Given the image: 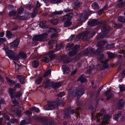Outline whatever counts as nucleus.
I'll list each match as a JSON object with an SVG mask.
<instances>
[{
	"mask_svg": "<svg viewBox=\"0 0 125 125\" xmlns=\"http://www.w3.org/2000/svg\"><path fill=\"white\" fill-rule=\"evenodd\" d=\"M58 36L57 34L56 33H53L51 34L50 36L52 38H54L57 37Z\"/></svg>",
	"mask_w": 125,
	"mask_h": 125,
	"instance_id": "nucleus-62",
	"label": "nucleus"
},
{
	"mask_svg": "<svg viewBox=\"0 0 125 125\" xmlns=\"http://www.w3.org/2000/svg\"><path fill=\"white\" fill-rule=\"evenodd\" d=\"M58 20L57 19H53L50 20V23L53 25H56L58 23Z\"/></svg>",
	"mask_w": 125,
	"mask_h": 125,
	"instance_id": "nucleus-35",
	"label": "nucleus"
},
{
	"mask_svg": "<svg viewBox=\"0 0 125 125\" xmlns=\"http://www.w3.org/2000/svg\"><path fill=\"white\" fill-rule=\"evenodd\" d=\"M16 113L18 116H20L21 114V110L19 109V108L17 109Z\"/></svg>",
	"mask_w": 125,
	"mask_h": 125,
	"instance_id": "nucleus-59",
	"label": "nucleus"
},
{
	"mask_svg": "<svg viewBox=\"0 0 125 125\" xmlns=\"http://www.w3.org/2000/svg\"><path fill=\"white\" fill-rule=\"evenodd\" d=\"M19 57V58H21L23 59H25L26 57V54L23 52H19L18 54Z\"/></svg>",
	"mask_w": 125,
	"mask_h": 125,
	"instance_id": "nucleus-26",
	"label": "nucleus"
},
{
	"mask_svg": "<svg viewBox=\"0 0 125 125\" xmlns=\"http://www.w3.org/2000/svg\"><path fill=\"white\" fill-rule=\"evenodd\" d=\"M94 65H91L89 67L87 68V72L90 74L91 73L92 70L94 68Z\"/></svg>",
	"mask_w": 125,
	"mask_h": 125,
	"instance_id": "nucleus-36",
	"label": "nucleus"
},
{
	"mask_svg": "<svg viewBox=\"0 0 125 125\" xmlns=\"http://www.w3.org/2000/svg\"><path fill=\"white\" fill-rule=\"evenodd\" d=\"M6 36L9 39H10L14 37V35L9 31H7Z\"/></svg>",
	"mask_w": 125,
	"mask_h": 125,
	"instance_id": "nucleus-24",
	"label": "nucleus"
},
{
	"mask_svg": "<svg viewBox=\"0 0 125 125\" xmlns=\"http://www.w3.org/2000/svg\"><path fill=\"white\" fill-rule=\"evenodd\" d=\"M82 4V2L80 0H75L74 1L73 4L75 6L78 7L80 6Z\"/></svg>",
	"mask_w": 125,
	"mask_h": 125,
	"instance_id": "nucleus-20",
	"label": "nucleus"
},
{
	"mask_svg": "<svg viewBox=\"0 0 125 125\" xmlns=\"http://www.w3.org/2000/svg\"><path fill=\"white\" fill-rule=\"evenodd\" d=\"M43 61L44 62L48 63L49 61V60L47 57H45L44 58Z\"/></svg>",
	"mask_w": 125,
	"mask_h": 125,
	"instance_id": "nucleus-60",
	"label": "nucleus"
},
{
	"mask_svg": "<svg viewBox=\"0 0 125 125\" xmlns=\"http://www.w3.org/2000/svg\"><path fill=\"white\" fill-rule=\"evenodd\" d=\"M21 85L19 83H17L15 85V89L16 90L17 88H19L21 87Z\"/></svg>",
	"mask_w": 125,
	"mask_h": 125,
	"instance_id": "nucleus-61",
	"label": "nucleus"
},
{
	"mask_svg": "<svg viewBox=\"0 0 125 125\" xmlns=\"http://www.w3.org/2000/svg\"><path fill=\"white\" fill-rule=\"evenodd\" d=\"M118 19L121 22L125 21V17L124 16H119L118 17Z\"/></svg>",
	"mask_w": 125,
	"mask_h": 125,
	"instance_id": "nucleus-49",
	"label": "nucleus"
},
{
	"mask_svg": "<svg viewBox=\"0 0 125 125\" xmlns=\"http://www.w3.org/2000/svg\"><path fill=\"white\" fill-rule=\"evenodd\" d=\"M59 105V104L57 101L51 102L45 105L44 109L46 110H50L54 109Z\"/></svg>",
	"mask_w": 125,
	"mask_h": 125,
	"instance_id": "nucleus-3",
	"label": "nucleus"
},
{
	"mask_svg": "<svg viewBox=\"0 0 125 125\" xmlns=\"http://www.w3.org/2000/svg\"><path fill=\"white\" fill-rule=\"evenodd\" d=\"M105 111L104 109H102L101 110L100 113H98L96 115V121L99 122L100 119L101 117L104 114H105Z\"/></svg>",
	"mask_w": 125,
	"mask_h": 125,
	"instance_id": "nucleus-12",
	"label": "nucleus"
},
{
	"mask_svg": "<svg viewBox=\"0 0 125 125\" xmlns=\"http://www.w3.org/2000/svg\"><path fill=\"white\" fill-rule=\"evenodd\" d=\"M42 77H40L36 79L35 81L36 83L37 84H40L42 80Z\"/></svg>",
	"mask_w": 125,
	"mask_h": 125,
	"instance_id": "nucleus-41",
	"label": "nucleus"
},
{
	"mask_svg": "<svg viewBox=\"0 0 125 125\" xmlns=\"http://www.w3.org/2000/svg\"><path fill=\"white\" fill-rule=\"evenodd\" d=\"M125 101L123 99H120L118 102V107L119 109H121L124 105Z\"/></svg>",
	"mask_w": 125,
	"mask_h": 125,
	"instance_id": "nucleus-15",
	"label": "nucleus"
},
{
	"mask_svg": "<svg viewBox=\"0 0 125 125\" xmlns=\"http://www.w3.org/2000/svg\"><path fill=\"white\" fill-rule=\"evenodd\" d=\"M40 41L45 42L49 40L48 34L47 33H42L40 35Z\"/></svg>",
	"mask_w": 125,
	"mask_h": 125,
	"instance_id": "nucleus-8",
	"label": "nucleus"
},
{
	"mask_svg": "<svg viewBox=\"0 0 125 125\" xmlns=\"http://www.w3.org/2000/svg\"><path fill=\"white\" fill-rule=\"evenodd\" d=\"M86 79L85 78V75H83L79 78L78 80L80 81L81 83H83L86 81Z\"/></svg>",
	"mask_w": 125,
	"mask_h": 125,
	"instance_id": "nucleus-22",
	"label": "nucleus"
},
{
	"mask_svg": "<svg viewBox=\"0 0 125 125\" xmlns=\"http://www.w3.org/2000/svg\"><path fill=\"white\" fill-rule=\"evenodd\" d=\"M7 82L10 83L12 85H14L16 82L15 81H14L13 80H11L9 78L6 77V78Z\"/></svg>",
	"mask_w": 125,
	"mask_h": 125,
	"instance_id": "nucleus-42",
	"label": "nucleus"
},
{
	"mask_svg": "<svg viewBox=\"0 0 125 125\" xmlns=\"http://www.w3.org/2000/svg\"><path fill=\"white\" fill-rule=\"evenodd\" d=\"M15 67L16 70H18L21 68V66L18 64L15 63Z\"/></svg>",
	"mask_w": 125,
	"mask_h": 125,
	"instance_id": "nucleus-58",
	"label": "nucleus"
},
{
	"mask_svg": "<svg viewBox=\"0 0 125 125\" xmlns=\"http://www.w3.org/2000/svg\"><path fill=\"white\" fill-rule=\"evenodd\" d=\"M24 10V8L22 7L19 8L17 10V14H21Z\"/></svg>",
	"mask_w": 125,
	"mask_h": 125,
	"instance_id": "nucleus-46",
	"label": "nucleus"
},
{
	"mask_svg": "<svg viewBox=\"0 0 125 125\" xmlns=\"http://www.w3.org/2000/svg\"><path fill=\"white\" fill-rule=\"evenodd\" d=\"M9 15L10 17L13 16L15 18H16L17 14L16 11L12 10L10 12Z\"/></svg>",
	"mask_w": 125,
	"mask_h": 125,
	"instance_id": "nucleus-25",
	"label": "nucleus"
},
{
	"mask_svg": "<svg viewBox=\"0 0 125 125\" xmlns=\"http://www.w3.org/2000/svg\"><path fill=\"white\" fill-rule=\"evenodd\" d=\"M114 47V44H112L111 45L107 44L105 47V48L107 49H110Z\"/></svg>",
	"mask_w": 125,
	"mask_h": 125,
	"instance_id": "nucleus-52",
	"label": "nucleus"
},
{
	"mask_svg": "<svg viewBox=\"0 0 125 125\" xmlns=\"http://www.w3.org/2000/svg\"><path fill=\"white\" fill-rule=\"evenodd\" d=\"M53 88L54 89H55L59 86H61V83L59 82L52 83V85Z\"/></svg>",
	"mask_w": 125,
	"mask_h": 125,
	"instance_id": "nucleus-32",
	"label": "nucleus"
},
{
	"mask_svg": "<svg viewBox=\"0 0 125 125\" xmlns=\"http://www.w3.org/2000/svg\"><path fill=\"white\" fill-rule=\"evenodd\" d=\"M107 54L108 57L111 58H115L116 56V55L112 53L109 52H107Z\"/></svg>",
	"mask_w": 125,
	"mask_h": 125,
	"instance_id": "nucleus-39",
	"label": "nucleus"
},
{
	"mask_svg": "<svg viewBox=\"0 0 125 125\" xmlns=\"http://www.w3.org/2000/svg\"><path fill=\"white\" fill-rule=\"evenodd\" d=\"M73 14L71 13L67 14L63 17V20L65 21H70V20Z\"/></svg>",
	"mask_w": 125,
	"mask_h": 125,
	"instance_id": "nucleus-11",
	"label": "nucleus"
},
{
	"mask_svg": "<svg viewBox=\"0 0 125 125\" xmlns=\"http://www.w3.org/2000/svg\"><path fill=\"white\" fill-rule=\"evenodd\" d=\"M46 22V21H41L39 23V25L41 28H44L45 27Z\"/></svg>",
	"mask_w": 125,
	"mask_h": 125,
	"instance_id": "nucleus-31",
	"label": "nucleus"
},
{
	"mask_svg": "<svg viewBox=\"0 0 125 125\" xmlns=\"http://www.w3.org/2000/svg\"><path fill=\"white\" fill-rule=\"evenodd\" d=\"M73 51L70 52L68 53L69 55V56H73L76 54L77 53V51L76 50H72Z\"/></svg>",
	"mask_w": 125,
	"mask_h": 125,
	"instance_id": "nucleus-43",
	"label": "nucleus"
},
{
	"mask_svg": "<svg viewBox=\"0 0 125 125\" xmlns=\"http://www.w3.org/2000/svg\"><path fill=\"white\" fill-rule=\"evenodd\" d=\"M33 40L35 41H40V35H35L33 38Z\"/></svg>",
	"mask_w": 125,
	"mask_h": 125,
	"instance_id": "nucleus-45",
	"label": "nucleus"
},
{
	"mask_svg": "<svg viewBox=\"0 0 125 125\" xmlns=\"http://www.w3.org/2000/svg\"><path fill=\"white\" fill-rule=\"evenodd\" d=\"M125 4L124 2H121L118 3L117 4V6L119 7H121L124 5Z\"/></svg>",
	"mask_w": 125,
	"mask_h": 125,
	"instance_id": "nucleus-56",
	"label": "nucleus"
},
{
	"mask_svg": "<svg viewBox=\"0 0 125 125\" xmlns=\"http://www.w3.org/2000/svg\"><path fill=\"white\" fill-rule=\"evenodd\" d=\"M122 115V113L121 112H119L116 115H114V118L115 120L117 121L118 118L119 117Z\"/></svg>",
	"mask_w": 125,
	"mask_h": 125,
	"instance_id": "nucleus-44",
	"label": "nucleus"
},
{
	"mask_svg": "<svg viewBox=\"0 0 125 125\" xmlns=\"http://www.w3.org/2000/svg\"><path fill=\"white\" fill-rule=\"evenodd\" d=\"M52 83L49 79H46L44 81L43 85L45 88L52 87Z\"/></svg>",
	"mask_w": 125,
	"mask_h": 125,
	"instance_id": "nucleus-7",
	"label": "nucleus"
},
{
	"mask_svg": "<svg viewBox=\"0 0 125 125\" xmlns=\"http://www.w3.org/2000/svg\"><path fill=\"white\" fill-rule=\"evenodd\" d=\"M17 77L19 80L20 82L21 83H24V82L25 80L24 78L22 76L19 74L17 75Z\"/></svg>",
	"mask_w": 125,
	"mask_h": 125,
	"instance_id": "nucleus-23",
	"label": "nucleus"
},
{
	"mask_svg": "<svg viewBox=\"0 0 125 125\" xmlns=\"http://www.w3.org/2000/svg\"><path fill=\"white\" fill-rule=\"evenodd\" d=\"M104 95L107 97L106 100L107 101L114 96V95L111 92L110 90V89L107 90L105 92Z\"/></svg>",
	"mask_w": 125,
	"mask_h": 125,
	"instance_id": "nucleus-9",
	"label": "nucleus"
},
{
	"mask_svg": "<svg viewBox=\"0 0 125 125\" xmlns=\"http://www.w3.org/2000/svg\"><path fill=\"white\" fill-rule=\"evenodd\" d=\"M89 31H85L81 34H78L74 39V42H76L78 41L80 38H81L83 41H89V38H87L86 36L89 33Z\"/></svg>",
	"mask_w": 125,
	"mask_h": 125,
	"instance_id": "nucleus-1",
	"label": "nucleus"
},
{
	"mask_svg": "<svg viewBox=\"0 0 125 125\" xmlns=\"http://www.w3.org/2000/svg\"><path fill=\"white\" fill-rule=\"evenodd\" d=\"M34 118L38 121L41 122L43 125H52V123L51 121L49 120L45 119L39 116H35Z\"/></svg>",
	"mask_w": 125,
	"mask_h": 125,
	"instance_id": "nucleus-2",
	"label": "nucleus"
},
{
	"mask_svg": "<svg viewBox=\"0 0 125 125\" xmlns=\"http://www.w3.org/2000/svg\"><path fill=\"white\" fill-rule=\"evenodd\" d=\"M66 56L65 55L63 56L60 57L58 59L59 60V61H62V60H63V62L65 63H68L69 61H70V59H65L64 60L63 59V58H66Z\"/></svg>",
	"mask_w": 125,
	"mask_h": 125,
	"instance_id": "nucleus-18",
	"label": "nucleus"
},
{
	"mask_svg": "<svg viewBox=\"0 0 125 125\" xmlns=\"http://www.w3.org/2000/svg\"><path fill=\"white\" fill-rule=\"evenodd\" d=\"M98 21L96 20H93L89 21L88 23V24L89 25L93 26L97 25L98 24Z\"/></svg>",
	"mask_w": 125,
	"mask_h": 125,
	"instance_id": "nucleus-14",
	"label": "nucleus"
},
{
	"mask_svg": "<svg viewBox=\"0 0 125 125\" xmlns=\"http://www.w3.org/2000/svg\"><path fill=\"white\" fill-rule=\"evenodd\" d=\"M92 6L93 9H99V7L98 4L94 2L92 4Z\"/></svg>",
	"mask_w": 125,
	"mask_h": 125,
	"instance_id": "nucleus-37",
	"label": "nucleus"
},
{
	"mask_svg": "<svg viewBox=\"0 0 125 125\" xmlns=\"http://www.w3.org/2000/svg\"><path fill=\"white\" fill-rule=\"evenodd\" d=\"M73 46V44L72 43L71 44H68L67 47H66V49L67 50H69L71 49H72V50L73 48L72 47Z\"/></svg>",
	"mask_w": 125,
	"mask_h": 125,
	"instance_id": "nucleus-47",
	"label": "nucleus"
},
{
	"mask_svg": "<svg viewBox=\"0 0 125 125\" xmlns=\"http://www.w3.org/2000/svg\"><path fill=\"white\" fill-rule=\"evenodd\" d=\"M109 28L108 26H106L105 27H104L101 29V30L103 34H105L102 36H100L97 37V39H100L106 36V34L109 32Z\"/></svg>",
	"mask_w": 125,
	"mask_h": 125,
	"instance_id": "nucleus-6",
	"label": "nucleus"
},
{
	"mask_svg": "<svg viewBox=\"0 0 125 125\" xmlns=\"http://www.w3.org/2000/svg\"><path fill=\"white\" fill-rule=\"evenodd\" d=\"M111 117V116L110 115L109 116L108 115H104L102 119V121L100 122L101 123L98 125H103L108 124L109 123V120Z\"/></svg>",
	"mask_w": 125,
	"mask_h": 125,
	"instance_id": "nucleus-5",
	"label": "nucleus"
},
{
	"mask_svg": "<svg viewBox=\"0 0 125 125\" xmlns=\"http://www.w3.org/2000/svg\"><path fill=\"white\" fill-rule=\"evenodd\" d=\"M120 89L121 91L122 92L125 90V86L121 85L119 86Z\"/></svg>",
	"mask_w": 125,
	"mask_h": 125,
	"instance_id": "nucleus-57",
	"label": "nucleus"
},
{
	"mask_svg": "<svg viewBox=\"0 0 125 125\" xmlns=\"http://www.w3.org/2000/svg\"><path fill=\"white\" fill-rule=\"evenodd\" d=\"M14 60H18L19 58V57L18 55L17 56H16L14 55V54H13V55L12 56L11 58Z\"/></svg>",
	"mask_w": 125,
	"mask_h": 125,
	"instance_id": "nucleus-54",
	"label": "nucleus"
},
{
	"mask_svg": "<svg viewBox=\"0 0 125 125\" xmlns=\"http://www.w3.org/2000/svg\"><path fill=\"white\" fill-rule=\"evenodd\" d=\"M10 122L12 123H17L19 122L18 120L14 118L11 119Z\"/></svg>",
	"mask_w": 125,
	"mask_h": 125,
	"instance_id": "nucleus-53",
	"label": "nucleus"
},
{
	"mask_svg": "<svg viewBox=\"0 0 125 125\" xmlns=\"http://www.w3.org/2000/svg\"><path fill=\"white\" fill-rule=\"evenodd\" d=\"M30 110L31 111H33L37 113H39L40 111L38 108L35 107L31 108Z\"/></svg>",
	"mask_w": 125,
	"mask_h": 125,
	"instance_id": "nucleus-48",
	"label": "nucleus"
},
{
	"mask_svg": "<svg viewBox=\"0 0 125 125\" xmlns=\"http://www.w3.org/2000/svg\"><path fill=\"white\" fill-rule=\"evenodd\" d=\"M63 13V11H55L52 13L51 16L52 17H53L55 15L61 14Z\"/></svg>",
	"mask_w": 125,
	"mask_h": 125,
	"instance_id": "nucleus-30",
	"label": "nucleus"
},
{
	"mask_svg": "<svg viewBox=\"0 0 125 125\" xmlns=\"http://www.w3.org/2000/svg\"><path fill=\"white\" fill-rule=\"evenodd\" d=\"M107 42V41L105 40L98 41L97 43V46L98 47H100L97 49V52H99L103 51L104 47H101L104 46Z\"/></svg>",
	"mask_w": 125,
	"mask_h": 125,
	"instance_id": "nucleus-4",
	"label": "nucleus"
},
{
	"mask_svg": "<svg viewBox=\"0 0 125 125\" xmlns=\"http://www.w3.org/2000/svg\"><path fill=\"white\" fill-rule=\"evenodd\" d=\"M51 71L50 70H48L43 75V77H46L51 74Z\"/></svg>",
	"mask_w": 125,
	"mask_h": 125,
	"instance_id": "nucleus-51",
	"label": "nucleus"
},
{
	"mask_svg": "<svg viewBox=\"0 0 125 125\" xmlns=\"http://www.w3.org/2000/svg\"><path fill=\"white\" fill-rule=\"evenodd\" d=\"M72 23L70 21H66L64 23V27L70 26L72 24Z\"/></svg>",
	"mask_w": 125,
	"mask_h": 125,
	"instance_id": "nucleus-40",
	"label": "nucleus"
},
{
	"mask_svg": "<svg viewBox=\"0 0 125 125\" xmlns=\"http://www.w3.org/2000/svg\"><path fill=\"white\" fill-rule=\"evenodd\" d=\"M9 93L11 95V98L12 99H13L14 98L13 96L14 94V91L16 90L15 89H14L11 88H9Z\"/></svg>",
	"mask_w": 125,
	"mask_h": 125,
	"instance_id": "nucleus-29",
	"label": "nucleus"
},
{
	"mask_svg": "<svg viewBox=\"0 0 125 125\" xmlns=\"http://www.w3.org/2000/svg\"><path fill=\"white\" fill-rule=\"evenodd\" d=\"M80 109V107L76 108V110L74 109H72L71 110L70 113L71 114H74V113H75L77 114V116H78L79 114V111Z\"/></svg>",
	"mask_w": 125,
	"mask_h": 125,
	"instance_id": "nucleus-21",
	"label": "nucleus"
},
{
	"mask_svg": "<svg viewBox=\"0 0 125 125\" xmlns=\"http://www.w3.org/2000/svg\"><path fill=\"white\" fill-rule=\"evenodd\" d=\"M62 69H63L64 73H68L70 71V69L67 66L64 65L62 66Z\"/></svg>",
	"mask_w": 125,
	"mask_h": 125,
	"instance_id": "nucleus-19",
	"label": "nucleus"
},
{
	"mask_svg": "<svg viewBox=\"0 0 125 125\" xmlns=\"http://www.w3.org/2000/svg\"><path fill=\"white\" fill-rule=\"evenodd\" d=\"M28 14H26L24 16H21L18 15L17 14L16 18L20 20H25L28 17Z\"/></svg>",
	"mask_w": 125,
	"mask_h": 125,
	"instance_id": "nucleus-27",
	"label": "nucleus"
},
{
	"mask_svg": "<svg viewBox=\"0 0 125 125\" xmlns=\"http://www.w3.org/2000/svg\"><path fill=\"white\" fill-rule=\"evenodd\" d=\"M55 51H51L48 52V54L49 55V57L51 60L53 59L55 57L57 56V54H54Z\"/></svg>",
	"mask_w": 125,
	"mask_h": 125,
	"instance_id": "nucleus-13",
	"label": "nucleus"
},
{
	"mask_svg": "<svg viewBox=\"0 0 125 125\" xmlns=\"http://www.w3.org/2000/svg\"><path fill=\"white\" fill-rule=\"evenodd\" d=\"M22 95V93L20 91L17 92L16 94L15 95V96L16 97H19V98Z\"/></svg>",
	"mask_w": 125,
	"mask_h": 125,
	"instance_id": "nucleus-55",
	"label": "nucleus"
},
{
	"mask_svg": "<svg viewBox=\"0 0 125 125\" xmlns=\"http://www.w3.org/2000/svg\"><path fill=\"white\" fill-rule=\"evenodd\" d=\"M80 48V46L79 45H75L74 46L72 50H76L77 51V50Z\"/></svg>",
	"mask_w": 125,
	"mask_h": 125,
	"instance_id": "nucleus-64",
	"label": "nucleus"
},
{
	"mask_svg": "<svg viewBox=\"0 0 125 125\" xmlns=\"http://www.w3.org/2000/svg\"><path fill=\"white\" fill-rule=\"evenodd\" d=\"M104 54H100L98 56V58L99 59L101 60L104 58Z\"/></svg>",
	"mask_w": 125,
	"mask_h": 125,
	"instance_id": "nucleus-63",
	"label": "nucleus"
},
{
	"mask_svg": "<svg viewBox=\"0 0 125 125\" xmlns=\"http://www.w3.org/2000/svg\"><path fill=\"white\" fill-rule=\"evenodd\" d=\"M70 112V110L67 109H66V111L64 112L65 114V116L66 117H70V115L69 114V112Z\"/></svg>",
	"mask_w": 125,
	"mask_h": 125,
	"instance_id": "nucleus-50",
	"label": "nucleus"
},
{
	"mask_svg": "<svg viewBox=\"0 0 125 125\" xmlns=\"http://www.w3.org/2000/svg\"><path fill=\"white\" fill-rule=\"evenodd\" d=\"M6 53L10 58H11L14 54V53L11 50H9L6 51Z\"/></svg>",
	"mask_w": 125,
	"mask_h": 125,
	"instance_id": "nucleus-28",
	"label": "nucleus"
},
{
	"mask_svg": "<svg viewBox=\"0 0 125 125\" xmlns=\"http://www.w3.org/2000/svg\"><path fill=\"white\" fill-rule=\"evenodd\" d=\"M32 65L33 67L36 68L39 65V61L38 60H35L32 62Z\"/></svg>",
	"mask_w": 125,
	"mask_h": 125,
	"instance_id": "nucleus-33",
	"label": "nucleus"
},
{
	"mask_svg": "<svg viewBox=\"0 0 125 125\" xmlns=\"http://www.w3.org/2000/svg\"><path fill=\"white\" fill-rule=\"evenodd\" d=\"M108 61L107 60H105L104 62L101 61V63H103L104 64L103 65V67L105 69L107 68H108V66L106 62Z\"/></svg>",
	"mask_w": 125,
	"mask_h": 125,
	"instance_id": "nucleus-38",
	"label": "nucleus"
},
{
	"mask_svg": "<svg viewBox=\"0 0 125 125\" xmlns=\"http://www.w3.org/2000/svg\"><path fill=\"white\" fill-rule=\"evenodd\" d=\"M38 10L37 9L35 8L33 9V12L31 14V17L33 18H34L37 14Z\"/></svg>",
	"mask_w": 125,
	"mask_h": 125,
	"instance_id": "nucleus-34",
	"label": "nucleus"
},
{
	"mask_svg": "<svg viewBox=\"0 0 125 125\" xmlns=\"http://www.w3.org/2000/svg\"><path fill=\"white\" fill-rule=\"evenodd\" d=\"M84 92V90L83 89H81L79 91L76 90L74 92V95H77L80 96L83 94Z\"/></svg>",
	"mask_w": 125,
	"mask_h": 125,
	"instance_id": "nucleus-16",
	"label": "nucleus"
},
{
	"mask_svg": "<svg viewBox=\"0 0 125 125\" xmlns=\"http://www.w3.org/2000/svg\"><path fill=\"white\" fill-rule=\"evenodd\" d=\"M19 43V40L16 39L12 42L10 46V48L11 49L12 48H13L14 49H15L18 47Z\"/></svg>",
	"mask_w": 125,
	"mask_h": 125,
	"instance_id": "nucleus-10",
	"label": "nucleus"
},
{
	"mask_svg": "<svg viewBox=\"0 0 125 125\" xmlns=\"http://www.w3.org/2000/svg\"><path fill=\"white\" fill-rule=\"evenodd\" d=\"M94 50L93 48H87L85 51L86 54H94Z\"/></svg>",
	"mask_w": 125,
	"mask_h": 125,
	"instance_id": "nucleus-17",
	"label": "nucleus"
}]
</instances>
